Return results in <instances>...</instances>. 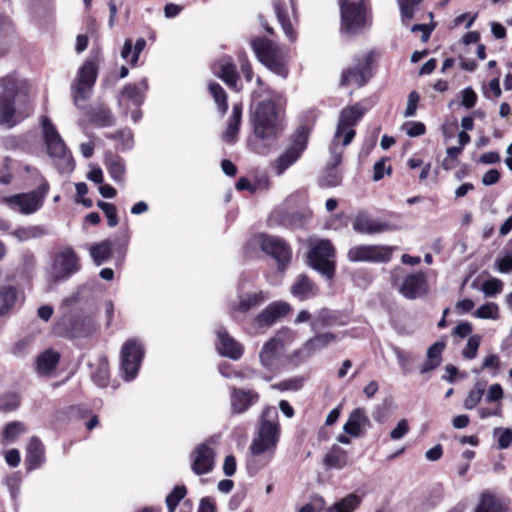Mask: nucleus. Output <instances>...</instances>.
<instances>
[{"label": "nucleus", "instance_id": "6e6d98bb", "mask_svg": "<svg viewBox=\"0 0 512 512\" xmlns=\"http://www.w3.org/2000/svg\"><path fill=\"white\" fill-rule=\"evenodd\" d=\"M99 209H101L107 217L108 225L114 227L118 224V216L116 206L114 204L99 201L97 203Z\"/></svg>", "mask_w": 512, "mask_h": 512}, {"label": "nucleus", "instance_id": "c9c22d12", "mask_svg": "<svg viewBox=\"0 0 512 512\" xmlns=\"http://www.w3.org/2000/svg\"><path fill=\"white\" fill-rule=\"evenodd\" d=\"M337 340L338 336L332 332L316 333L314 337L305 343L304 349L307 350L308 354H311L328 347Z\"/></svg>", "mask_w": 512, "mask_h": 512}, {"label": "nucleus", "instance_id": "a19ab883", "mask_svg": "<svg viewBox=\"0 0 512 512\" xmlns=\"http://www.w3.org/2000/svg\"><path fill=\"white\" fill-rule=\"evenodd\" d=\"M105 164L111 178L115 182H121L125 174L124 161L118 156L108 155L106 156Z\"/></svg>", "mask_w": 512, "mask_h": 512}, {"label": "nucleus", "instance_id": "f704fd0d", "mask_svg": "<svg viewBox=\"0 0 512 512\" xmlns=\"http://www.w3.org/2000/svg\"><path fill=\"white\" fill-rule=\"evenodd\" d=\"M291 293L300 301L314 297L317 293L314 284L305 275H299L291 287Z\"/></svg>", "mask_w": 512, "mask_h": 512}, {"label": "nucleus", "instance_id": "79ce46f5", "mask_svg": "<svg viewBox=\"0 0 512 512\" xmlns=\"http://www.w3.org/2000/svg\"><path fill=\"white\" fill-rule=\"evenodd\" d=\"M111 251L112 244L107 240L94 244L90 247V255L95 264L98 266L103 264L110 258Z\"/></svg>", "mask_w": 512, "mask_h": 512}, {"label": "nucleus", "instance_id": "ea45409f", "mask_svg": "<svg viewBox=\"0 0 512 512\" xmlns=\"http://www.w3.org/2000/svg\"><path fill=\"white\" fill-rule=\"evenodd\" d=\"M17 300V290L11 285H5L0 288V315L9 312Z\"/></svg>", "mask_w": 512, "mask_h": 512}, {"label": "nucleus", "instance_id": "4468645a", "mask_svg": "<svg viewBox=\"0 0 512 512\" xmlns=\"http://www.w3.org/2000/svg\"><path fill=\"white\" fill-rule=\"evenodd\" d=\"M98 68L92 61H86L79 69L78 75L72 85L73 100L76 106L81 107L92 93L97 78Z\"/></svg>", "mask_w": 512, "mask_h": 512}, {"label": "nucleus", "instance_id": "c756f323", "mask_svg": "<svg viewBox=\"0 0 512 512\" xmlns=\"http://www.w3.org/2000/svg\"><path fill=\"white\" fill-rule=\"evenodd\" d=\"M269 299L266 291H256L253 293L240 296L238 302L231 305L232 313H247L251 309H255Z\"/></svg>", "mask_w": 512, "mask_h": 512}, {"label": "nucleus", "instance_id": "49530a36", "mask_svg": "<svg viewBox=\"0 0 512 512\" xmlns=\"http://www.w3.org/2000/svg\"><path fill=\"white\" fill-rule=\"evenodd\" d=\"M26 431V427L21 422H11L7 424L2 434L3 444L15 442L21 435L26 433Z\"/></svg>", "mask_w": 512, "mask_h": 512}, {"label": "nucleus", "instance_id": "338daca9", "mask_svg": "<svg viewBox=\"0 0 512 512\" xmlns=\"http://www.w3.org/2000/svg\"><path fill=\"white\" fill-rule=\"evenodd\" d=\"M404 128L410 137H417L425 133V125L422 122H408Z\"/></svg>", "mask_w": 512, "mask_h": 512}, {"label": "nucleus", "instance_id": "cd10ccee", "mask_svg": "<svg viewBox=\"0 0 512 512\" xmlns=\"http://www.w3.org/2000/svg\"><path fill=\"white\" fill-rule=\"evenodd\" d=\"M46 461L45 447L37 437H31L26 446L25 462L27 470L40 468Z\"/></svg>", "mask_w": 512, "mask_h": 512}, {"label": "nucleus", "instance_id": "4be33fe9", "mask_svg": "<svg viewBox=\"0 0 512 512\" xmlns=\"http://www.w3.org/2000/svg\"><path fill=\"white\" fill-rule=\"evenodd\" d=\"M353 230L360 234H379L392 230V226L388 222L370 217L366 212H359L352 224Z\"/></svg>", "mask_w": 512, "mask_h": 512}, {"label": "nucleus", "instance_id": "f03ea898", "mask_svg": "<svg viewBox=\"0 0 512 512\" xmlns=\"http://www.w3.org/2000/svg\"><path fill=\"white\" fill-rule=\"evenodd\" d=\"M281 427L278 421V412L275 407H267L261 415L259 426L249 446L253 457L268 464L274 457L280 439Z\"/></svg>", "mask_w": 512, "mask_h": 512}, {"label": "nucleus", "instance_id": "8fccbe9b", "mask_svg": "<svg viewBox=\"0 0 512 512\" xmlns=\"http://www.w3.org/2000/svg\"><path fill=\"white\" fill-rule=\"evenodd\" d=\"M209 91L214 98L215 103L222 113H225L228 104H227V96L224 89L216 82H211L209 84Z\"/></svg>", "mask_w": 512, "mask_h": 512}, {"label": "nucleus", "instance_id": "6e6552de", "mask_svg": "<svg viewBox=\"0 0 512 512\" xmlns=\"http://www.w3.org/2000/svg\"><path fill=\"white\" fill-rule=\"evenodd\" d=\"M251 45L256 57L263 65L278 76L287 77L288 68L284 56L275 43L264 38H257L251 42Z\"/></svg>", "mask_w": 512, "mask_h": 512}, {"label": "nucleus", "instance_id": "20e7f679", "mask_svg": "<svg viewBox=\"0 0 512 512\" xmlns=\"http://www.w3.org/2000/svg\"><path fill=\"white\" fill-rule=\"evenodd\" d=\"M77 299V295H71L62 301L63 316L55 326L58 335L74 338L84 337L94 330L95 325L90 318L69 310L77 302Z\"/></svg>", "mask_w": 512, "mask_h": 512}, {"label": "nucleus", "instance_id": "412c9836", "mask_svg": "<svg viewBox=\"0 0 512 512\" xmlns=\"http://www.w3.org/2000/svg\"><path fill=\"white\" fill-rule=\"evenodd\" d=\"M3 202L14 212L24 215H30L37 212L42 205L39 198L30 192L19 193L9 197H5Z\"/></svg>", "mask_w": 512, "mask_h": 512}, {"label": "nucleus", "instance_id": "69168bd1", "mask_svg": "<svg viewBox=\"0 0 512 512\" xmlns=\"http://www.w3.org/2000/svg\"><path fill=\"white\" fill-rule=\"evenodd\" d=\"M445 348V343L442 341H438L431 345L427 350V357L430 359H434L436 361H439V363L442 362V352Z\"/></svg>", "mask_w": 512, "mask_h": 512}, {"label": "nucleus", "instance_id": "c85d7f7f", "mask_svg": "<svg viewBox=\"0 0 512 512\" xmlns=\"http://www.w3.org/2000/svg\"><path fill=\"white\" fill-rule=\"evenodd\" d=\"M212 71L214 75L221 78L227 86L238 91V74L236 67L230 58H222L218 60L213 64Z\"/></svg>", "mask_w": 512, "mask_h": 512}, {"label": "nucleus", "instance_id": "13d9d810", "mask_svg": "<svg viewBox=\"0 0 512 512\" xmlns=\"http://www.w3.org/2000/svg\"><path fill=\"white\" fill-rule=\"evenodd\" d=\"M481 336L473 335L468 341L465 349L463 350V356L467 359H473L476 357L477 350L480 346Z\"/></svg>", "mask_w": 512, "mask_h": 512}, {"label": "nucleus", "instance_id": "bf43d9fd", "mask_svg": "<svg viewBox=\"0 0 512 512\" xmlns=\"http://www.w3.org/2000/svg\"><path fill=\"white\" fill-rule=\"evenodd\" d=\"M325 508V500L321 496H314L311 502L302 506L298 512H321Z\"/></svg>", "mask_w": 512, "mask_h": 512}, {"label": "nucleus", "instance_id": "1a4fd4ad", "mask_svg": "<svg viewBox=\"0 0 512 512\" xmlns=\"http://www.w3.org/2000/svg\"><path fill=\"white\" fill-rule=\"evenodd\" d=\"M310 266L318 271L327 280L335 274V250L329 240H317L311 244L309 250Z\"/></svg>", "mask_w": 512, "mask_h": 512}, {"label": "nucleus", "instance_id": "680f3d73", "mask_svg": "<svg viewBox=\"0 0 512 512\" xmlns=\"http://www.w3.org/2000/svg\"><path fill=\"white\" fill-rule=\"evenodd\" d=\"M111 137L120 141L123 149H130L133 146V134L129 129L118 131Z\"/></svg>", "mask_w": 512, "mask_h": 512}, {"label": "nucleus", "instance_id": "f8f14e48", "mask_svg": "<svg viewBox=\"0 0 512 512\" xmlns=\"http://www.w3.org/2000/svg\"><path fill=\"white\" fill-rule=\"evenodd\" d=\"M394 247L379 244H359L347 252L350 262L387 263L391 260Z\"/></svg>", "mask_w": 512, "mask_h": 512}, {"label": "nucleus", "instance_id": "864d4df0", "mask_svg": "<svg viewBox=\"0 0 512 512\" xmlns=\"http://www.w3.org/2000/svg\"><path fill=\"white\" fill-rule=\"evenodd\" d=\"M504 284L498 278H490L484 281L481 285V291L487 297H492L500 294L503 291Z\"/></svg>", "mask_w": 512, "mask_h": 512}, {"label": "nucleus", "instance_id": "c03bdc74", "mask_svg": "<svg viewBox=\"0 0 512 512\" xmlns=\"http://www.w3.org/2000/svg\"><path fill=\"white\" fill-rule=\"evenodd\" d=\"M485 389L486 383L483 381H477L463 402L465 409L472 410L477 407L484 396Z\"/></svg>", "mask_w": 512, "mask_h": 512}, {"label": "nucleus", "instance_id": "ddd939ff", "mask_svg": "<svg viewBox=\"0 0 512 512\" xmlns=\"http://www.w3.org/2000/svg\"><path fill=\"white\" fill-rule=\"evenodd\" d=\"M219 437L212 436L205 442L197 445L190 454L191 469L196 475L210 473L215 465L214 446L218 444Z\"/></svg>", "mask_w": 512, "mask_h": 512}, {"label": "nucleus", "instance_id": "5fc2aeb1", "mask_svg": "<svg viewBox=\"0 0 512 512\" xmlns=\"http://www.w3.org/2000/svg\"><path fill=\"white\" fill-rule=\"evenodd\" d=\"M1 146L6 151L16 152L24 147V140L21 136L7 135L1 139Z\"/></svg>", "mask_w": 512, "mask_h": 512}, {"label": "nucleus", "instance_id": "aec40b11", "mask_svg": "<svg viewBox=\"0 0 512 512\" xmlns=\"http://www.w3.org/2000/svg\"><path fill=\"white\" fill-rule=\"evenodd\" d=\"M260 400V395L253 389L230 388V408L232 414H243Z\"/></svg>", "mask_w": 512, "mask_h": 512}, {"label": "nucleus", "instance_id": "9b49d317", "mask_svg": "<svg viewBox=\"0 0 512 512\" xmlns=\"http://www.w3.org/2000/svg\"><path fill=\"white\" fill-rule=\"evenodd\" d=\"M309 131L306 127H300L292 137L291 144L278 156L273 163L276 175H282L302 155L307 147Z\"/></svg>", "mask_w": 512, "mask_h": 512}, {"label": "nucleus", "instance_id": "393cba45", "mask_svg": "<svg viewBox=\"0 0 512 512\" xmlns=\"http://www.w3.org/2000/svg\"><path fill=\"white\" fill-rule=\"evenodd\" d=\"M291 307L287 302L277 301L268 305L261 313L255 318V323L258 327H270L279 318L285 316L290 311Z\"/></svg>", "mask_w": 512, "mask_h": 512}, {"label": "nucleus", "instance_id": "0e129e2a", "mask_svg": "<svg viewBox=\"0 0 512 512\" xmlns=\"http://www.w3.org/2000/svg\"><path fill=\"white\" fill-rule=\"evenodd\" d=\"M409 431L408 422L406 419L400 420L396 427L390 432V438L392 440H399L403 438Z\"/></svg>", "mask_w": 512, "mask_h": 512}, {"label": "nucleus", "instance_id": "603ef678", "mask_svg": "<svg viewBox=\"0 0 512 512\" xmlns=\"http://www.w3.org/2000/svg\"><path fill=\"white\" fill-rule=\"evenodd\" d=\"M187 493L186 487L176 486L173 491L166 497L168 512H175L178 503L185 497Z\"/></svg>", "mask_w": 512, "mask_h": 512}, {"label": "nucleus", "instance_id": "7c9ffc66", "mask_svg": "<svg viewBox=\"0 0 512 512\" xmlns=\"http://www.w3.org/2000/svg\"><path fill=\"white\" fill-rule=\"evenodd\" d=\"M274 8L285 35L289 40L294 41L296 39V33L289 20V9L294 10L293 0L277 1L274 4Z\"/></svg>", "mask_w": 512, "mask_h": 512}, {"label": "nucleus", "instance_id": "7ed1b4c3", "mask_svg": "<svg viewBox=\"0 0 512 512\" xmlns=\"http://www.w3.org/2000/svg\"><path fill=\"white\" fill-rule=\"evenodd\" d=\"M364 109L356 104L342 110L334 139L330 146L334 165H339L342 160L343 147L349 145L355 136L354 126L364 114Z\"/></svg>", "mask_w": 512, "mask_h": 512}, {"label": "nucleus", "instance_id": "58836bf2", "mask_svg": "<svg viewBox=\"0 0 512 512\" xmlns=\"http://www.w3.org/2000/svg\"><path fill=\"white\" fill-rule=\"evenodd\" d=\"M146 46V40L142 37L138 38L133 45L131 39H126L121 50V57L128 61L131 65H136L140 53Z\"/></svg>", "mask_w": 512, "mask_h": 512}, {"label": "nucleus", "instance_id": "a211bd4d", "mask_svg": "<svg viewBox=\"0 0 512 512\" xmlns=\"http://www.w3.org/2000/svg\"><path fill=\"white\" fill-rule=\"evenodd\" d=\"M398 292L406 299H416L428 293L427 278L422 272H414L406 275L397 285Z\"/></svg>", "mask_w": 512, "mask_h": 512}, {"label": "nucleus", "instance_id": "052dcab7", "mask_svg": "<svg viewBox=\"0 0 512 512\" xmlns=\"http://www.w3.org/2000/svg\"><path fill=\"white\" fill-rule=\"evenodd\" d=\"M495 267L497 271L502 274L512 273V254H505L502 257H498L495 261Z\"/></svg>", "mask_w": 512, "mask_h": 512}, {"label": "nucleus", "instance_id": "473e14b6", "mask_svg": "<svg viewBox=\"0 0 512 512\" xmlns=\"http://www.w3.org/2000/svg\"><path fill=\"white\" fill-rule=\"evenodd\" d=\"M474 512H506L504 502L490 492L481 493Z\"/></svg>", "mask_w": 512, "mask_h": 512}, {"label": "nucleus", "instance_id": "f257e3e1", "mask_svg": "<svg viewBox=\"0 0 512 512\" xmlns=\"http://www.w3.org/2000/svg\"><path fill=\"white\" fill-rule=\"evenodd\" d=\"M256 82L259 88L252 93L250 119L254 137L250 146L257 154L265 155L284 131V99L264 87L260 77Z\"/></svg>", "mask_w": 512, "mask_h": 512}, {"label": "nucleus", "instance_id": "423d86ee", "mask_svg": "<svg viewBox=\"0 0 512 512\" xmlns=\"http://www.w3.org/2000/svg\"><path fill=\"white\" fill-rule=\"evenodd\" d=\"M18 94V82L14 75L0 78V124L13 127L26 115H21L15 108Z\"/></svg>", "mask_w": 512, "mask_h": 512}, {"label": "nucleus", "instance_id": "4c0bfd02", "mask_svg": "<svg viewBox=\"0 0 512 512\" xmlns=\"http://www.w3.org/2000/svg\"><path fill=\"white\" fill-rule=\"evenodd\" d=\"M362 503V497L350 493L328 507L325 512H355Z\"/></svg>", "mask_w": 512, "mask_h": 512}, {"label": "nucleus", "instance_id": "f3484780", "mask_svg": "<svg viewBox=\"0 0 512 512\" xmlns=\"http://www.w3.org/2000/svg\"><path fill=\"white\" fill-rule=\"evenodd\" d=\"M285 336H287V340L292 341L295 337V334L288 328L283 329L279 331L277 337L271 338L263 345L259 354V359L261 365L265 369L273 370L276 366L278 360V352L285 342Z\"/></svg>", "mask_w": 512, "mask_h": 512}, {"label": "nucleus", "instance_id": "e433bc0d", "mask_svg": "<svg viewBox=\"0 0 512 512\" xmlns=\"http://www.w3.org/2000/svg\"><path fill=\"white\" fill-rule=\"evenodd\" d=\"M60 355L52 350H46L37 358V372L41 376L50 374L57 366Z\"/></svg>", "mask_w": 512, "mask_h": 512}, {"label": "nucleus", "instance_id": "2f4dec72", "mask_svg": "<svg viewBox=\"0 0 512 512\" xmlns=\"http://www.w3.org/2000/svg\"><path fill=\"white\" fill-rule=\"evenodd\" d=\"M323 464L327 468L343 469L349 465L348 452L340 446L334 444L328 450L323 458Z\"/></svg>", "mask_w": 512, "mask_h": 512}, {"label": "nucleus", "instance_id": "dca6fc26", "mask_svg": "<svg viewBox=\"0 0 512 512\" xmlns=\"http://www.w3.org/2000/svg\"><path fill=\"white\" fill-rule=\"evenodd\" d=\"M80 269L79 259L71 248H65L57 253L54 258L50 277L58 282L69 278Z\"/></svg>", "mask_w": 512, "mask_h": 512}, {"label": "nucleus", "instance_id": "6ab92c4d", "mask_svg": "<svg viewBox=\"0 0 512 512\" xmlns=\"http://www.w3.org/2000/svg\"><path fill=\"white\" fill-rule=\"evenodd\" d=\"M372 57V52H368L358 59L354 67L343 72L341 83L343 85L363 86L369 78Z\"/></svg>", "mask_w": 512, "mask_h": 512}, {"label": "nucleus", "instance_id": "9d476101", "mask_svg": "<svg viewBox=\"0 0 512 512\" xmlns=\"http://www.w3.org/2000/svg\"><path fill=\"white\" fill-rule=\"evenodd\" d=\"M341 32L347 35H357L372 24V17L366 4L340 7Z\"/></svg>", "mask_w": 512, "mask_h": 512}, {"label": "nucleus", "instance_id": "e2e57ef3", "mask_svg": "<svg viewBox=\"0 0 512 512\" xmlns=\"http://www.w3.org/2000/svg\"><path fill=\"white\" fill-rule=\"evenodd\" d=\"M330 165L332 167L330 168L329 172L323 176L322 183L325 186L334 187V186H337L340 184L341 179H340V176L338 175V173L336 171H334L335 165H334L332 157H331ZM337 166L338 165H336V167Z\"/></svg>", "mask_w": 512, "mask_h": 512}, {"label": "nucleus", "instance_id": "a18cd8bd", "mask_svg": "<svg viewBox=\"0 0 512 512\" xmlns=\"http://www.w3.org/2000/svg\"><path fill=\"white\" fill-rule=\"evenodd\" d=\"M12 234L19 241H27L45 236L48 234V231L43 226L35 225L18 228Z\"/></svg>", "mask_w": 512, "mask_h": 512}, {"label": "nucleus", "instance_id": "774afa93", "mask_svg": "<svg viewBox=\"0 0 512 512\" xmlns=\"http://www.w3.org/2000/svg\"><path fill=\"white\" fill-rule=\"evenodd\" d=\"M477 95L472 88H465L462 92V105L470 109L475 106Z\"/></svg>", "mask_w": 512, "mask_h": 512}, {"label": "nucleus", "instance_id": "39448f33", "mask_svg": "<svg viewBox=\"0 0 512 512\" xmlns=\"http://www.w3.org/2000/svg\"><path fill=\"white\" fill-rule=\"evenodd\" d=\"M42 133L48 154L55 159V165L60 172L73 169V158L63 139L50 119L43 116L41 119Z\"/></svg>", "mask_w": 512, "mask_h": 512}, {"label": "nucleus", "instance_id": "0eeeda50", "mask_svg": "<svg viewBox=\"0 0 512 512\" xmlns=\"http://www.w3.org/2000/svg\"><path fill=\"white\" fill-rule=\"evenodd\" d=\"M248 247H259L265 254L271 256L276 261L278 270L281 272L288 267L292 258L290 246L277 236L256 235L250 239Z\"/></svg>", "mask_w": 512, "mask_h": 512}, {"label": "nucleus", "instance_id": "37998d69", "mask_svg": "<svg viewBox=\"0 0 512 512\" xmlns=\"http://www.w3.org/2000/svg\"><path fill=\"white\" fill-rule=\"evenodd\" d=\"M335 322V316L328 309H321L317 311L311 320V329L317 332L323 328L330 327Z\"/></svg>", "mask_w": 512, "mask_h": 512}, {"label": "nucleus", "instance_id": "2eb2a0df", "mask_svg": "<svg viewBox=\"0 0 512 512\" xmlns=\"http://www.w3.org/2000/svg\"><path fill=\"white\" fill-rule=\"evenodd\" d=\"M144 351L134 339L126 341L121 349V370L126 381L133 380L140 368Z\"/></svg>", "mask_w": 512, "mask_h": 512}, {"label": "nucleus", "instance_id": "09e8293b", "mask_svg": "<svg viewBox=\"0 0 512 512\" xmlns=\"http://www.w3.org/2000/svg\"><path fill=\"white\" fill-rule=\"evenodd\" d=\"M473 316L479 319L497 320L499 318V307L494 302H488L480 306Z\"/></svg>", "mask_w": 512, "mask_h": 512}, {"label": "nucleus", "instance_id": "b1692460", "mask_svg": "<svg viewBox=\"0 0 512 512\" xmlns=\"http://www.w3.org/2000/svg\"><path fill=\"white\" fill-rule=\"evenodd\" d=\"M147 90V79H142L138 84L126 85L118 99L119 106L128 109L129 103H131L133 106L139 107L144 100V94Z\"/></svg>", "mask_w": 512, "mask_h": 512}, {"label": "nucleus", "instance_id": "3c124183", "mask_svg": "<svg viewBox=\"0 0 512 512\" xmlns=\"http://www.w3.org/2000/svg\"><path fill=\"white\" fill-rule=\"evenodd\" d=\"M92 379L96 385L104 387L109 379V367L105 360H100L98 366L91 373Z\"/></svg>", "mask_w": 512, "mask_h": 512}, {"label": "nucleus", "instance_id": "5701e85b", "mask_svg": "<svg viewBox=\"0 0 512 512\" xmlns=\"http://www.w3.org/2000/svg\"><path fill=\"white\" fill-rule=\"evenodd\" d=\"M216 348L219 354L232 360H238L244 353V347L241 343L232 338L224 328L216 331Z\"/></svg>", "mask_w": 512, "mask_h": 512}, {"label": "nucleus", "instance_id": "72a5a7b5", "mask_svg": "<svg viewBox=\"0 0 512 512\" xmlns=\"http://www.w3.org/2000/svg\"><path fill=\"white\" fill-rule=\"evenodd\" d=\"M242 118V105L235 104L232 108V114L228 120L227 127L223 132L222 139L226 143H235L238 137L239 127Z\"/></svg>", "mask_w": 512, "mask_h": 512}, {"label": "nucleus", "instance_id": "a878e982", "mask_svg": "<svg viewBox=\"0 0 512 512\" xmlns=\"http://www.w3.org/2000/svg\"><path fill=\"white\" fill-rule=\"evenodd\" d=\"M370 426V420L364 408L354 409L346 423L343 426V431L351 437L358 438L367 427Z\"/></svg>", "mask_w": 512, "mask_h": 512}, {"label": "nucleus", "instance_id": "de8ad7c7", "mask_svg": "<svg viewBox=\"0 0 512 512\" xmlns=\"http://www.w3.org/2000/svg\"><path fill=\"white\" fill-rule=\"evenodd\" d=\"M91 120L101 127L111 126L114 123V117L111 111L106 107H98L92 110Z\"/></svg>", "mask_w": 512, "mask_h": 512}, {"label": "nucleus", "instance_id": "4d7b16f0", "mask_svg": "<svg viewBox=\"0 0 512 512\" xmlns=\"http://www.w3.org/2000/svg\"><path fill=\"white\" fill-rule=\"evenodd\" d=\"M494 436H498V446L500 449H506L512 443L511 428H495Z\"/></svg>", "mask_w": 512, "mask_h": 512}, {"label": "nucleus", "instance_id": "bb28decb", "mask_svg": "<svg viewBox=\"0 0 512 512\" xmlns=\"http://www.w3.org/2000/svg\"><path fill=\"white\" fill-rule=\"evenodd\" d=\"M504 396L503 388L500 384H492L485 395V401L487 403H496L494 408L481 407L478 409V415L481 419H486L492 416H502V405L500 403Z\"/></svg>", "mask_w": 512, "mask_h": 512}]
</instances>
